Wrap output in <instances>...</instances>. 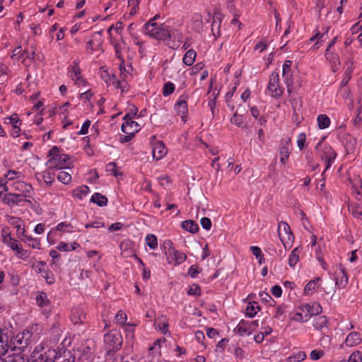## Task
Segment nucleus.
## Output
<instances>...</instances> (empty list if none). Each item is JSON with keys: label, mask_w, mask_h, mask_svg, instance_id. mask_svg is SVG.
<instances>
[{"label": "nucleus", "mask_w": 362, "mask_h": 362, "mask_svg": "<svg viewBox=\"0 0 362 362\" xmlns=\"http://www.w3.org/2000/svg\"><path fill=\"white\" fill-rule=\"evenodd\" d=\"M144 33L158 40L179 39L177 31L166 23L158 24L150 20L144 25Z\"/></svg>", "instance_id": "nucleus-1"}, {"label": "nucleus", "mask_w": 362, "mask_h": 362, "mask_svg": "<svg viewBox=\"0 0 362 362\" xmlns=\"http://www.w3.org/2000/svg\"><path fill=\"white\" fill-rule=\"evenodd\" d=\"M322 312V307L318 303H301L295 307L290 315V320L297 322H308L313 315Z\"/></svg>", "instance_id": "nucleus-2"}, {"label": "nucleus", "mask_w": 362, "mask_h": 362, "mask_svg": "<svg viewBox=\"0 0 362 362\" xmlns=\"http://www.w3.org/2000/svg\"><path fill=\"white\" fill-rule=\"evenodd\" d=\"M48 160L46 166L48 169H66L71 168L69 156L62 153V151L56 146H52L49 151Z\"/></svg>", "instance_id": "nucleus-3"}, {"label": "nucleus", "mask_w": 362, "mask_h": 362, "mask_svg": "<svg viewBox=\"0 0 362 362\" xmlns=\"http://www.w3.org/2000/svg\"><path fill=\"white\" fill-rule=\"evenodd\" d=\"M100 72L101 78L107 84H112L116 89H119L122 93L128 91L129 85L127 81L116 80L115 76L110 74L105 67H102Z\"/></svg>", "instance_id": "nucleus-4"}, {"label": "nucleus", "mask_w": 362, "mask_h": 362, "mask_svg": "<svg viewBox=\"0 0 362 362\" xmlns=\"http://www.w3.org/2000/svg\"><path fill=\"white\" fill-rule=\"evenodd\" d=\"M278 234L284 248H289L292 245L294 237L289 225L286 222L281 221L279 223Z\"/></svg>", "instance_id": "nucleus-5"}, {"label": "nucleus", "mask_w": 362, "mask_h": 362, "mask_svg": "<svg viewBox=\"0 0 362 362\" xmlns=\"http://www.w3.org/2000/svg\"><path fill=\"white\" fill-rule=\"evenodd\" d=\"M316 150L321 158L325 160L327 163L325 170L329 169L332 165V163L336 158V153L330 146L324 145L322 146L321 142H319L315 147Z\"/></svg>", "instance_id": "nucleus-6"}, {"label": "nucleus", "mask_w": 362, "mask_h": 362, "mask_svg": "<svg viewBox=\"0 0 362 362\" xmlns=\"http://www.w3.org/2000/svg\"><path fill=\"white\" fill-rule=\"evenodd\" d=\"M284 88L280 86L279 76L276 72H272L269 76V80L267 85V90L272 97L279 98L284 93Z\"/></svg>", "instance_id": "nucleus-7"}, {"label": "nucleus", "mask_w": 362, "mask_h": 362, "mask_svg": "<svg viewBox=\"0 0 362 362\" xmlns=\"http://www.w3.org/2000/svg\"><path fill=\"white\" fill-rule=\"evenodd\" d=\"M8 190L10 189L12 192H16L17 194H21L23 195V198L30 197L33 192V186L25 182L23 179H20L14 182L13 183H10L8 185Z\"/></svg>", "instance_id": "nucleus-8"}, {"label": "nucleus", "mask_w": 362, "mask_h": 362, "mask_svg": "<svg viewBox=\"0 0 362 362\" xmlns=\"http://www.w3.org/2000/svg\"><path fill=\"white\" fill-rule=\"evenodd\" d=\"M104 342L110 351H117L122 346V337L119 332H110L105 334Z\"/></svg>", "instance_id": "nucleus-9"}, {"label": "nucleus", "mask_w": 362, "mask_h": 362, "mask_svg": "<svg viewBox=\"0 0 362 362\" xmlns=\"http://www.w3.org/2000/svg\"><path fill=\"white\" fill-rule=\"evenodd\" d=\"M68 75L69 78L74 81L76 85L83 87L87 86L88 83L81 75V69L78 62H74L73 64L69 66Z\"/></svg>", "instance_id": "nucleus-10"}, {"label": "nucleus", "mask_w": 362, "mask_h": 362, "mask_svg": "<svg viewBox=\"0 0 362 362\" xmlns=\"http://www.w3.org/2000/svg\"><path fill=\"white\" fill-rule=\"evenodd\" d=\"M334 280L335 286L339 289L345 288L348 284L349 278L344 268L341 265H337L336 271L334 273Z\"/></svg>", "instance_id": "nucleus-11"}, {"label": "nucleus", "mask_w": 362, "mask_h": 362, "mask_svg": "<svg viewBox=\"0 0 362 362\" xmlns=\"http://www.w3.org/2000/svg\"><path fill=\"white\" fill-rule=\"evenodd\" d=\"M291 66H292V62L290 60H286L284 62L283 64V71H282V76L284 78V82L286 85L287 88V92L289 94V95H292L293 93V83L291 80Z\"/></svg>", "instance_id": "nucleus-12"}, {"label": "nucleus", "mask_w": 362, "mask_h": 362, "mask_svg": "<svg viewBox=\"0 0 362 362\" xmlns=\"http://www.w3.org/2000/svg\"><path fill=\"white\" fill-rule=\"evenodd\" d=\"M174 109L182 120L185 122L187 121L188 114V105L187 102V96L180 95L174 105Z\"/></svg>", "instance_id": "nucleus-13"}, {"label": "nucleus", "mask_w": 362, "mask_h": 362, "mask_svg": "<svg viewBox=\"0 0 362 362\" xmlns=\"http://www.w3.org/2000/svg\"><path fill=\"white\" fill-rule=\"evenodd\" d=\"M123 120L122 131L125 134L134 135L140 130V125L138 122L134 121L129 115H125Z\"/></svg>", "instance_id": "nucleus-14"}, {"label": "nucleus", "mask_w": 362, "mask_h": 362, "mask_svg": "<svg viewBox=\"0 0 362 362\" xmlns=\"http://www.w3.org/2000/svg\"><path fill=\"white\" fill-rule=\"evenodd\" d=\"M186 259L187 256L183 252L177 250L173 247L168 250L167 260L169 264L179 265L184 262Z\"/></svg>", "instance_id": "nucleus-15"}, {"label": "nucleus", "mask_w": 362, "mask_h": 362, "mask_svg": "<svg viewBox=\"0 0 362 362\" xmlns=\"http://www.w3.org/2000/svg\"><path fill=\"white\" fill-rule=\"evenodd\" d=\"M2 202L8 206L18 205L20 202L25 200L23 198V195L21 194H17L14 192H10L3 194L2 195Z\"/></svg>", "instance_id": "nucleus-16"}, {"label": "nucleus", "mask_w": 362, "mask_h": 362, "mask_svg": "<svg viewBox=\"0 0 362 362\" xmlns=\"http://www.w3.org/2000/svg\"><path fill=\"white\" fill-rule=\"evenodd\" d=\"M6 221L10 224L16 228V234L18 238L24 235L25 232L23 221L18 217L6 216Z\"/></svg>", "instance_id": "nucleus-17"}, {"label": "nucleus", "mask_w": 362, "mask_h": 362, "mask_svg": "<svg viewBox=\"0 0 362 362\" xmlns=\"http://www.w3.org/2000/svg\"><path fill=\"white\" fill-rule=\"evenodd\" d=\"M320 240H321V239H320L319 243L320 242ZM317 243V236L315 235H313L311 245H312V247H315V251L316 259L320 263L322 267L324 269L327 270V264L322 256V250L321 246H320V243L318 244L317 246H316Z\"/></svg>", "instance_id": "nucleus-18"}, {"label": "nucleus", "mask_w": 362, "mask_h": 362, "mask_svg": "<svg viewBox=\"0 0 362 362\" xmlns=\"http://www.w3.org/2000/svg\"><path fill=\"white\" fill-rule=\"evenodd\" d=\"M167 149L161 141H156L153 146L152 156L154 159L159 160L165 156Z\"/></svg>", "instance_id": "nucleus-19"}, {"label": "nucleus", "mask_w": 362, "mask_h": 362, "mask_svg": "<svg viewBox=\"0 0 362 362\" xmlns=\"http://www.w3.org/2000/svg\"><path fill=\"white\" fill-rule=\"evenodd\" d=\"M24 174L18 170H8L4 174V182L8 185L10 183H13L20 179H24Z\"/></svg>", "instance_id": "nucleus-20"}, {"label": "nucleus", "mask_w": 362, "mask_h": 362, "mask_svg": "<svg viewBox=\"0 0 362 362\" xmlns=\"http://www.w3.org/2000/svg\"><path fill=\"white\" fill-rule=\"evenodd\" d=\"M362 343L361 334L357 332H351L346 337L344 344L348 347L356 346Z\"/></svg>", "instance_id": "nucleus-21"}, {"label": "nucleus", "mask_w": 362, "mask_h": 362, "mask_svg": "<svg viewBox=\"0 0 362 362\" xmlns=\"http://www.w3.org/2000/svg\"><path fill=\"white\" fill-rule=\"evenodd\" d=\"M19 238H21V240L26 244L28 247L36 250L41 249V242L38 238H33L31 235H26L25 233L24 235H21V237Z\"/></svg>", "instance_id": "nucleus-22"}, {"label": "nucleus", "mask_w": 362, "mask_h": 362, "mask_svg": "<svg viewBox=\"0 0 362 362\" xmlns=\"http://www.w3.org/2000/svg\"><path fill=\"white\" fill-rule=\"evenodd\" d=\"M321 282V278L316 277L314 279L310 281L305 286L304 295L310 296L313 295L315 291L320 287Z\"/></svg>", "instance_id": "nucleus-23"}, {"label": "nucleus", "mask_w": 362, "mask_h": 362, "mask_svg": "<svg viewBox=\"0 0 362 362\" xmlns=\"http://www.w3.org/2000/svg\"><path fill=\"white\" fill-rule=\"evenodd\" d=\"M85 319L86 314L82 309L79 308H75L72 310L71 320L74 324L76 325L83 323Z\"/></svg>", "instance_id": "nucleus-24"}, {"label": "nucleus", "mask_w": 362, "mask_h": 362, "mask_svg": "<svg viewBox=\"0 0 362 362\" xmlns=\"http://www.w3.org/2000/svg\"><path fill=\"white\" fill-rule=\"evenodd\" d=\"M90 192L87 185H81L72 191V197L79 200L83 199Z\"/></svg>", "instance_id": "nucleus-25"}, {"label": "nucleus", "mask_w": 362, "mask_h": 362, "mask_svg": "<svg viewBox=\"0 0 362 362\" xmlns=\"http://www.w3.org/2000/svg\"><path fill=\"white\" fill-rule=\"evenodd\" d=\"M291 140L288 139L286 145L280 148L279 152L281 155L280 161L282 164H286L288 160L289 155L291 153Z\"/></svg>", "instance_id": "nucleus-26"}, {"label": "nucleus", "mask_w": 362, "mask_h": 362, "mask_svg": "<svg viewBox=\"0 0 362 362\" xmlns=\"http://www.w3.org/2000/svg\"><path fill=\"white\" fill-rule=\"evenodd\" d=\"M155 325L163 334L168 332V322L165 316H160L155 320Z\"/></svg>", "instance_id": "nucleus-27"}, {"label": "nucleus", "mask_w": 362, "mask_h": 362, "mask_svg": "<svg viewBox=\"0 0 362 362\" xmlns=\"http://www.w3.org/2000/svg\"><path fill=\"white\" fill-rule=\"evenodd\" d=\"M260 310V308L257 303L250 302L245 308V315L248 317H254Z\"/></svg>", "instance_id": "nucleus-28"}, {"label": "nucleus", "mask_w": 362, "mask_h": 362, "mask_svg": "<svg viewBox=\"0 0 362 362\" xmlns=\"http://www.w3.org/2000/svg\"><path fill=\"white\" fill-rule=\"evenodd\" d=\"M90 202L99 206H105L107 204V198L100 193L95 192L92 195Z\"/></svg>", "instance_id": "nucleus-29"}, {"label": "nucleus", "mask_w": 362, "mask_h": 362, "mask_svg": "<svg viewBox=\"0 0 362 362\" xmlns=\"http://www.w3.org/2000/svg\"><path fill=\"white\" fill-rule=\"evenodd\" d=\"M247 321L241 320L237 325L235 329L238 334L240 336L250 335L251 334V330H250Z\"/></svg>", "instance_id": "nucleus-30"}, {"label": "nucleus", "mask_w": 362, "mask_h": 362, "mask_svg": "<svg viewBox=\"0 0 362 362\" xmlns=\"http://www.w3.org/2000/svg\"><path fill=\"white\" fill-rule=\"evenodd\" d=\"M181 226L184 230L192 233H197L199 229L198 225L194 221L192 220H187L182 221Z\"/></svg>", "instance_id": "nucleus-31"}, {"label": "nucleus", "mask_w": 362, "mask_h": 362, "mask_svg": "<svg viewBox=\"0 0 362 362\" xmlns=\"http://www.w3.org/2000/svg\"><path fill=\"white\" fill-rule=\"evenodd\" d=\"M314 327L317 330H322L327 327V320L324 315H320L315 318L313 322Z\"/></svg>", "instance_id": "nucleus-32"}, {"label": "nucleus", "mask_w": 362, "mask_h": 362, "mask_svg": "<svg viewBox=\"0 0 362 362\" xmlns=\"http://www.w3.org/2000/svg\"><path fill=\"white\" fill-rule=\"evenodd\" d=\"M54 362H75V358L70 351H64L59 356H55Z\"/></svg>", "instance_id": "nucleus-33"}, {"label": "nucleus", "mask_w": 362, "mask_h": 362, "mask_svg": "<svg viewBox=\"0 0 362 362\" xmlns=\"http://www.w3.org/2000/svg\"><path fill=\"white\" fill-rule=\"evenodd\" d=\"M317 122L319 129H325L330 125V119L327 115L321 114L317 117Z\"/></svg>", "instance_id": "nucleus-34"}, {"label": "nucleus", "mask_w": 362, "mask_h": 362, "mask_svg": "<svg viewBox=\"0 0 362 362\" xmlns=\"http://www.w3.org/2000/svg\"><path fill=\"white\" fill-rule=\"evenodd\" d=\"M196 56L197 53L194 50L189 49L187 51L182 59L183 63L187 66L192 65L195 61Z\"/></svg>", "instance_id": "nucleus-35"}, {"label": "nucleus", "mask_w": 362, "mask_h": 362, "mask_svg": "<svg viewBox=\"0 0 362 362\" xmlns=\"http://www.w3.org/2000/svg\"><path fill=\"white\" fill-rule=\"evenodd\" d=\"M300 249L299 247H295L288 258V264L291 267H294L299 261V254Z\"/></svg>", "instance_id": "nucleus-36"}, {"label": "nucleus", "mask_w": 362, "mask_h": 362, "mask_svg": "<svg viewBox=\"0 0 362 362\" xmlns=\"http://www.w3.org/2000/svg\"><path fill=\"white\" fill-rule=\"evenodd\" d=\"M145 243L151 250L158 247V239L154 234H148L145 238Z\"/></svg>", "instance_id": "nucleus-37"}, {"label": "nucleus", "mask_w": 362, "mask_h": 362, "mask_svg": "<svg viewBox=\"0 0 362 362\" xmlns=\"http://www.w3.org/2000/svg\"><path fill=\"white\" fill-rule=\"evenodd\" d=\"M349 210L351 214L356 218H362V206L358 204L349 205Z\"/></svg>", "instance_id": "nucleus-38"}, {"label": "nucleus", "mask_w": 362, "mask_h": 362, "mask_svg": "<svg viewBox=\"0 0 362 362\" xmlns=\"http://www.w3.org/2000/svg\"><path fill=\"white\" fill-rule=\"evenodd\" d=\"M306 358V354L304 351H299L293 354L288 358V362H301Z\"/></svg>", "instance_id": "nucleus-39"}, {"label": "nucleus", "mask_w": 362, "mask_h": 362, "mask_svg": "<svg viewBox=\"0 0 362 362\" xmlns=\"http://www.w3.org/2000/svg\"><path fill=\"white\" fill-rule=\"evenodd\" d=\"M42 178L47 185L51 186L54 181V174L47 170L42 173Z\"/></svg>", "instance_id": "nucleus-40"}, {"label": "nucleus", "mask_w": 362, "mask_h": 362, "mask_svg": "<svg viewBox=\"0 0 362 362\" xmlns=\"http://www.w3.org/2000/svg\"><path fill=\"white\" fill-rule=\"evenodd\" d=\"M56 230L71 233L74 232V227L70 223L64 221L57 224Z\"/></svg>", "instance_id": "nucleus-41"}, {"label": "nucleus", "mask_w": 362, "mask_h": 362, "mask_svg": "<svg viewBox=\"0 0 362 362\" xmlns=\"http://www.w3.org/2000/svg\"><path fill=\"white\" fill-rule=\"evenodd\" d=\"M57 179L64 185H69L71 181V175L65 171H60L57 175Z\"/></svg>", "instance_id": "nucleus-42"}, {"label": "nucleus", "mask_w": 362, "mask_h": 362, "mask_svg": "<svg viewBox=\"0 0 362 362\" xmlns=\"http://www.w3.org/2000/svg\"><path fill=\"white\" fill-rule=\"evenodd\" d=\"M175 84L170 81H168V82L164 83V85H163V90H162L163 95L165 97H167V96L171 95L175 91Z\"/></svg>", "instance_id": "nucleus-43"}, {"label": "nucleus", "mask_w": 362, "mask_h": 362, "mask_svg": "<svg viewBox=\"0 0 362 362\" xmlns=\"http://www.w3.org/2000/svg\"><path fill=\"white\" fill-rule=\"evenodd\" d=\"M1 241L12 250L17 248V246L20 244L18 241L16 239L12 238L11 235L2 240Z\"/></svg>", "instance_id": "nucleus-44"}, {"label": "nucleus", "mask_w": 362, "mask_h": 362, "mask_svg": "<svg viewBox=\"0 0 362 362\" xmlns=\"http://www.w3.org/2000/svg\"><path fill=\"white\" fill-rule=\"evenodd\" d=\"M32 267L35 269V272L38 274H42L44 272H45L47 269V264L43 261H38L34 264H33Z\"/></svg>", "instance_id": "nucleus-45"}, {"label": "nucleus", "mask_w": 362, "mask_h": 362, "mask_svg": "<svg viewBox=\"0 0 362 362\" xmlns=\"http://www.w3.org/2000/svg\"><path fill=\"white\" fill-rule=\"evenodd\" d=\"M230 122L238 127H243L244 126L243 116L237 113H235L230 118Z\"/></svg>", "instance_id": "nucleus-46"}, {"label": "nucleus", "mask_w": 362, "mask_h": 362, "mask_svg": "<svg viewBox=\"0 0 362 362\" xmlns=\"http://www.w3.org/2000/svg\"><path fill=\"white\" fill-rule=\"evenodd\" d=\"M115 321L120 325H123L126 323L127 320V314L122 310H119L115 315Z\"/></svg>", "instance_id": "nucleus-47"}, {"label": "nucleus", "mask_w": 362, "mask_h": 362, "mask_svg": "<svg viewBox=\"0 0 362 362\" xmlns=\"http://www.w3.org/2000/svg\"><path fill=\"white\" fill-rule=\"evenodd\" d=\"M286 305L284 304H281L277 306L275 309L274 317L278 319H281V317H284L285 313L286 310Z\"/></svg>", "instance_id": "nucleus-48"}, {"label": "nucleus", "mask_w": 362, "mask_h": 362, "mask_svg": "<svg viewBox=\"0 0 362 362\" xmlns=\"http://www.w3.org/2000/svg\"><path fill=\"white\" fill-rule=\"evenodd\" d=\"M348 362H362V351L358 350L353 352L349 356Z\"/></svg>", "instance_id": "nucleus-49"}, {"label": "nucleus", "mask_w": 362, "mask_h": 362, "mask_svg": "<svg viewBox=\"0 0 362 362\" xmlns=\"http://www.w3.org/2000/svg\"><path fill=\"white\" fill-rule=\"evenodd\" d=\"M42 276L45 279L46 282L49 285L53 284L55 281L54 274L52 273V272H50L48 269L46 270L45 272H44L42 274Z\"/></svg>", "instance_id": "nucleus-50"}, {"label": "nucleus", "mask_w": 362, "mask_h": 362, "mask_svg": "<svg viewBox=\"0 0 362 362\" xmlns=\"http://www.w3.org/2000/svg\"><path fill=\"white\" fill-rule=\"evenodd\" d=\"M13 251L16 252V255L18 258L25 259L28 257L27 250L23 249L20 244L17 246V248L13 250Z\"/></svg>", "instance_id": "nucleus-51"}, {"label": "nucleus", "mask_w": 362, "mask_h": 362, "mask_svg": "<svg viewBox=\"0 0 362 362\" xmlns=\"http://www.w3.org/2000/svg\"><path fill=\"white\" fill-rule=\"evenodd\" d=\"M324 355V351L320 349H315L310 352V357L312 360L317 361L321 358Z\"/></svg>", "instance_id": "nucleus-52"}, {"label": "nucleus", "mask_w": 362, "mask_h": 362, "mask_svg": "<svg viewBox=\"0 0 362 362\" xmlns=\"http://www.w3.org/2000/svg\"><path fill=\"white\" fill-rule=\"evenodd\" d=\"M305 141H306L305 133L302 132L298 135L297 146L300 150H302L304 148Z\"/></svg>", "instance_id": "nucleus-53"}, {"label": "nucleus", "mask_w": 362, "mask_h": 362, "mask_svg": "<svg viewBox=\"0 0 362 362\" xmlns=\"http://www.w3.org/2000/svg\"><path fill=\"white\" fill-rule=\"evenodd\" d=\"M36 301H37V305L40 307H43V306L46 305L47 303V298L46 294L45 293H40L36 297Z\"/></svg>", "instance_id": "nucleus-54"}, {"label": "nucleus", "mask_w": 362, "mask_h": 362, "mask_svg": "<svg viewBox=\"0 0 362 362\" xmlns=\"http://www.w3.org/2000/svg\"><path fill=\"white\" fill-rule=\"evenodd\" d=\"M124 59H121V63L119 64V71H120V76L122 78L121 81H126V78H127V76L129 74V71L127 69V68L124 66Z\"/></svg>", "instance_id": "nucleus-55"}, {"label": "nucleus", "mask_w": 362, "mask_h": 362, "mask_svg": "<svg viewBox=\"0 0 362 362\" xmlns=\"http://www.w3.org/2000/svg\"><path fill=\"white\" fill-rule=\"evenodd\" d=\"M352 73L353 72L350 69H346L344 74V78L341 82V85L342 86H346L348 83V82L349 81V80L351 78Z\"/></svg>", "instance_id": "nucleus-56"}, {"label": "nucleus", "mask_w": 362, "mask_h": 362, "mask_svg": "<svg viewBox=\"0 0 362 362\" xmlns=\"http://www.w3.org/2000/svg\"><path fill=\"white\" fill-rule=\"evenodd\" d=\"M11 124L12 127L14 126H20L21 124V119L18 118L17 114H13L7 118Z\"/></svg>", "instance_id": "nucleus-57"}, {"label": "nucleus", "mask_w": 362, "mask_h": 362, "mask_svg": "<svg viewBox=\"0 0 362 362\" xmlns=\"http://www.w3.org/2000/svg\"><path fill=\"white\" fill-rule=\"evenodd\" d=\"M90 121L88 120V119H86L83 124H82L81 126V128L80 129V131L78 132V134L79 135H84V134H86L88 132V128L90 127Z\"/></svg>", "instance_id": "nucleus-58"}, {"label": "nucleus", "mask_w": 362, "mask_h": 362, "mask_svg": "<svg viewBox=\"0 0 362 362\" xmlns=\"http://www.w3.org/2000/svg\"><path fill=\"white\" fill-rule=\"evenodd\" d=\"M259 297L262 302L269 303L271 305H273L272 303L274 301L269 294L262 292L259 293Z\"/></svg>", "instance_id": "nucleus-59"}, {"label": "nucleus", "mask_w": 362, "mask_h": 362, "mask_svg": "<svg viewBox=\"0 0 362 362\" xmlns=\"http://www.w3.org/2000/svg\"><path fill=\"white\" fill-rule=\"evenodd\" d=\"M200 273V269L197 265H192L188 269V274L192 278H195Z\"/></svg>", "instance_id": "nucleus-60"}, {"label": "nucleus", "mask_w": 362, "mask_h": 362, "mask_svg": "<svg viewBox=\"0 0 362 362\" xmlns=\"http://www.w3.org/2000/svg\"><path fill=\"white\" fill-rule=\"evenodd\" d=\"M106 170L115 176H117V169L115 163H110L106 166Z\"/></svg>", "instance_id": "nucleus-61"}, {"label": "nucleus", "mask_w": 362, "mask_h": 362, "mask_svg": "<svg viewBox=\"0 0 362 362\" xmlns=\"http://www.w3.org/2000/svg\"><path fill=\"white\" fill-rule=\"evenodd\" d=\"M362 123V109L359 108L357 111V115L354 119V124L359 127Z\"/></svg>", "instance_id": "nucleus-62"}, {"label": "nucleus", "mask_w": 362, "mask_h": 362, "mask_svg": "<svg viewBox=\"0 0 362 362\" xmlns=\"http://www.w3.org/2000/svg\"><path fill=\"white\" fill-rule=\"evenodd\" d=\"M200 223L203 228L209 230L211 227V221L209 218L204 217L201 219Z\"/></svg>", "instance_id": "nucleus-63"}, {"label": "nucleus", "mask_w": 362, "mask_h": 362, "mask_svg": "<svg viewBox=\"0 0 362 362\" xmlns=\"http://www.w3.org/2000/svg\"><path fill=\"white\" fill-rule=\"evenodd\" d=\"M187 293L190 296H197L200 294V287L197 285H192L187 291Z\"/></svg>", "instance_id": "nucleus-64"}]
</instances>
